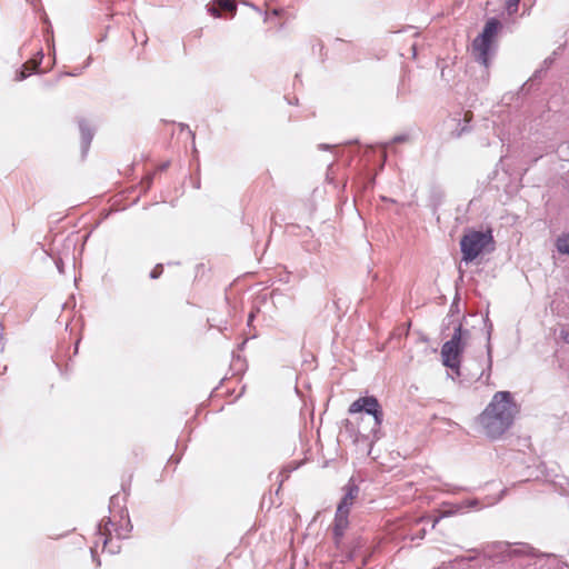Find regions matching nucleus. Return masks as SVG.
Here are the masks:
<instances>
[{
  "mask_svg": "<svg viewBox=\"0 0 569 569\" xmlns=\"http://www.w3.org/2000/svg\"><path fill=\"white\" fill-rule=\"evenodd\" d=\"M516 412L517 406L511 393L498 391L479 416V423L488 437L498 438L511 427Z\"/></svg>",
  "mask_w": 569,
  "mask_h": 569,
  "instance_id": "1",
  "label": "nucleus"
},
{
  "mask_svg": "<svg viewBox=\"0 0 569 569\" xmlns=\"http://www.w3.org/2000/svg\"><path fill=\"white\" fill-rule=\"evenodd\" d=\"M348 411L349 413L366 412L367 415L372 416V418L369 419L370 429L367 431L365 427H359L358 432L366 439L371 437L372 441L379 439L378 433L383 420V411L376 397H360L350 405Z\"/></svg>",
  "mask_w": 569,
  "mask_h": 569,
  "instance_id": "2",
  "label": "nucleus"
},
{
  "mask_svg": "<svg viewBox=\"0 0 569 569\" xmlns=\"http://www.w3.org/2000/svg\"><path fill=\"white\" fill-rule=\"evenodd\" d=\"M469 337V330L462 329L461 323L455 327L451 339L445 342L441 348V358L445 367L452 370L459 369L461 355L465 350L466 341Z\"/></svg>",
  "mask_w": 569,
  "mask_h": 569,
  "instance_id": "3",
  "label": "nucleus"
},
{
  "mask_svg": "<svg viewBox=\"0 0 569 569\" xmlns=\"http://www.w3.org/2000/svg\"><path fill=\"white\" fill-rule=\"evenodd\" d=\"M501 28L502 23L498 19L490 18L487 20L482 32L472 42V52L475 58L485 67H488L489 64L492 43Z\"/></svg>",
  "mask_w": 569,
  "mask_h": 569,
  "instance_id": "4",
  "label": "nucleus"
},
{
  "mask_svg": "<svg viewBox=\"0 0 569 569\" xmlns=\"http://www.w3.org/2000/svg\"><path fill=\"white\" fill-rule=\"evenodd\" d=\"M493 243L495 241L491 230L469 231L460 240L462 260H465L466 262L473 261L480 253H482L487 249L488 246H491L489 251L493 250Z\"/></svg>",
  "mask_w": 569,
  "mask_h": 569,
  "instance_id": "5",
  "label": "nucleus"
},
{
  "mask_svg": "<svg viewBox=\"0 0 569 569\" xmlns=\"http://www.w3.org/2000/svg\"><path fill=\"white\" fill-rule=\"evenodd\" d=\"M345 495L340 500L337 510L343 511L349 515L350 508L352 507L355 500L359 495V487L355 483L352 479L348 481V483L343 487Z\"/></svg>",
  "mask_w": 569,
  "mask_h": 569,
  "instance_id": "6",
  "label": "nucleus"
},
{
  "mask_svg": "<svg viewBox=\"0 0 569 569\" xmlns=\"http://www.w3.org/2000/svg\"><path fill=\"white\" fill-rule=\"evenodd\" d=\"M208 11L213 17H221L222 12H230L234 14L237 11V4L233 0H213L208 4Z\"/></svg>",
  "mask_w": 569,
  "mask_h": 569,
  "instance_id": "7",
  "label": "nucleus"
},
{
  "mask_svg": "<svg viewBox=\"0 0 569 569\" xmlns=\"http://www.w3.org/2000/svg\"><path fill=\"white\" fill-rule=\"evenodd\" d=\"M348 513L343 511H336L335 521H333V539L336 545H339L346 529L348 528L349 520H348Z\"/></svg>",
  "mask_w": 569,
  "mask_h": 569,
  "instance_id": "8",
  "label": "nucleus"
},
{
  "mask_svg": "<svg viewBox=\"0 0 569 569\" xmlns=\"http://www.w3.org/2000/svg\"><path fill=\"white\" fill-rule=\"evenodd\" d=\"M39 56V59H32V60H29L27 61L23 66H22V70L20 71V73L17 76V80H23L26 79L28 76H30L31 73H33L34 71L38 70L39 68V64L43 58V53L40 51L38 53Z\"/></svg>",
  "mask_w": 569,
  "mask_h": 569,
  "instance_id": "9",
  "label": "nucleus"
},
{
  "mask_svg": "<svg viewBox=\"0 0 569 569\" xmlns=\"http://www.w3.org/2000/svg\"><path fill=\"white\" fill-rule=\"evenodd\" d=\"M79 129L81 132L83 151H87L93 139V131L86 120L79 121Z\"/></svg>",
  "mask_w": 569,
  "mask_h": 569,
  "instance_id": "10",
  "label": "nucleus"
},
{
  "mask_svg": "<svg viewBox=\"0 0 569 569\" xmlns=\"http://www.w3.org/2000/svg\"><path fill=\"white\" fill-rule=\"evenodd\" d=\"M556 247L560 253L569 254V232L558 237Z\"/></svg>",
  "mask_w": 569,
  "mask_h": 569,
  "instance_id": "11",
  "label": "nucleus"
},
{
  "mask_svg": "<svg viewBox=\"0 0 569 569\" xmlns=\"http://www.w3.org/2000/svg\"><path fill=\"white\" fill-rule=\"evenodd\" d=\"M515 555H525V556H530V557H540L542 556L541 553H539L535 548L530 547V546H523L522 548L520 549H516L513 551Z\"/></svg>",
  "mask_w": 569,
  "mask_h": 569,
  "instance_id": "12",
  "label": "nucleus"
},
{
  "mask_svg": "<svg viewBox=\"0 0 569 569\" xmlns=\"http://www.w3.org/2000/svg\"><path fill=\"white\" fill-rule=\"evenodd\" d=\"M491 330H492V325L489 326V329H488V338H487V355H488V369L490 370L491 369V366H492V346H491V342H490V339H491Z\"/></svg>",
  "mask_w": 569,
  "mask_h": 569,
  "instance_id": "13",
  "label": "nucleus"
},
{
  "mask_svg": "<svg viewBox=\"0 0 569 569\" xmlns=\"http://www.w3.org/2000/svg\"><path fill=\"white\" fill-rule=\"evenodd\" d=\"M520 0H506V10L509 16L515 14L518 11Z\"/></svg>",
  "mask_w": 569,
  "mask_h": 569,
  "instance_id": "14",
  "label": "nucleus"
},
{
  "mask_svg": "<svg viewBox=\"0 0 569 569\" xmlns=\"http://www.w3.org/2000/svg\"><path fill=\"white\" fill-rule=\"evenodd\" d=\"M108 523H110V521H108L104 527H102V525L100 523L99 525V536L100 538H103V546L104 548L107 547L109 540L107 538V533L109 532V529H108Z\"/></svg>",
  "mask_w": 569,
  "mask_h": 569,
  "instance_id": "15",
  "label": "nucleus"
},
{
  "mask_svg": "<svg viewBox=\"0 0 569 569\" xmlns=\"http://www.w3.org/2000/svg\"><path fill=\"white\" fill-rule=\"evenodd\" d=\"M163 272V264L161 263H158L154 266V268L151 270L150 272V278L151 279H158L160 278V276L162 274Z\"/></svg>",
  "mask_w": 569,
  "mask_h": 569,
  "instance_id": "16",
  "label": "nucleus"
},
{
  "mask_svg": "<svg viewBox=\"0 0 569 569\" xmlns=\"http://www.w3.org/2000/svg\"><path fill=\"white\" fill-rule=\"evenodd\" d=\"M409 139H410L409 134L402 133V134H398V136L393 137L391 142L392 143H402V142L409 141Z\"/></svg>",
  "mask_w": 569,
  "mask_h": 569,
  "instance_id": "17",
  "label": "nucleus"
},
{
  "mask_svg": "<svg viewBox=\"0 0 569 569\" xmlns=\"http://www.w3.org/2000/svg\"><path fill=\"white\" fill-rule=\"evenodd\" d=\"M425 535H426V529H421V530L417 533V536L412 538V540H413V539H416V538H418V539H423Z\"/></svg>",
  "mask_w": 569,
  "mask_h": 569,
  "instance_id": "18",
  "label": "nucleus"
},
{
  "mask_svg": "<svg viewBox=\"0 0 569 569\" xmlns=\"http://www.w3.org/2000/svg\"><path fill=\"white\" fill-rule=\"evenodd\" d=\"M320 148L323 149V150H327V149L330 148V146H328V144H320Z\"/></svg>",
  "mask_w": 569,
  "mask_h": 569,
  "instance_id": "19",
  "label": "nucleus"
},
{
  "mask_svg": "<svg viewBox=\"0 0 569 569\" xmlns=\"http://www.w3.org/2000/svg\"><path fill=\"white\" fill-rule=\"evenodd\" d=\"M465 120H466V121H469V120H470V118H469V113H465Z\"/></svg>",
  "mask_w": 569,
  "mask_h": 569,
  "instance_id": "20",
  "label": "nucleus"
},
{
  "mask_svg": "<svg viewBox=\"0 0 569 569\" xmlns=\"http://www.w3.org/2000/svg\"><path fill=\"white\" fill-rule=\"evenodd\" d=\"M466 131V127L461 128L460 132L458 133V136H461L462 132Z\"/></svg>",
  "mask_w": 569,
  "mask_h": 569,
  "instance_id": "21",
  "label": "nucleus"
},
{
  "mask_svg": "<svg viewBox=\"0 0 569 569\" xmlns=\"http://www.w3.org/2000/svg\"><path fill=\"white\" fill-rule=\"evenodd\" d=\"M438 521H439V519H438V518H437V519H435L433 525H432V528H435V527H436V525L438 523Z\"/></svg>",
  "mask_w": 569,
  "mask_h": 569,
  "instance_id": "22",
  "label": "nucleus"
},
{
  "mask_svg": "<svg viewBox=\"0 0 569 569\" xmlns=\"http://www.w3.org/2000/svg\"><path fill=\"white\" fill-rule=\"evenodd\" d=\"M471 505H472V506H476V505H478V501H477V500H473V501L471 502Z\"/></svg>",
  "mask_w": 569,
  "mask_h": 569,
  "instance_id": "23",
  "label": "nucleus"
},
{
  "mask_svg": "<svg viewBox=\"0 0 569 569\" xmlns=\"http://www.w3.org/2000/svg\"><path fill=\"white\" fill-rule=\"evenodd\" d=\"M252 319H253V315L251 313V315L249 316V322H250Z\"/></svg>",
  "mask_w": 569,
  "mask_h": 569,
  "instance_id": "24",
  "label": "nucleus"
}]
</instances>
